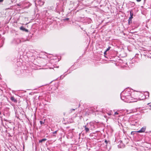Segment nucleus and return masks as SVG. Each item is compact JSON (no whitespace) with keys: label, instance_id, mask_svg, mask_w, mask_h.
Segmentation results:
<instances>
[{"label":"nucleus","instance_id":"1","mask_svg":"<svg viewBox=\"0 0 151 151\" xmlns=\"http://www.w3.org/2000/svg\"><path fill=\"white\" fill-rule=\"evenodd\" d=\"M146 127H142L141 128L140 130H139L137 132L138 133H142L144 132L146 130Z\"/></svg>","mask_w":151,"mask_h":151},{"label":"nucleus","instance_id":"2","mask_svg":"<svg viewBox=\"0 0 151 151\" xmlns=\"http://www.w3.org/2000/svg\"><path fill=\"white\" fill-rule=\"evenodd\" d=\"M20 29L21 30H22L27 32H29V31L27 29H25L22 26H21L20 28Z\"/></svg>","mask_w":151,"mask_h":151},{"label":"nucleus","instance_id":"3","mask_svg":"<svg viewBox=\"0 0 151 151\" xmlns=\"http://www.w3.org/2000/svg\"><path fill=\"white\" fill-rule=\"evenodd\" d=\"M10 99L12 101L14 102H17V100L15 99L14 96H11L10 98Z\"/></svg>","mask_w":151,"mask_h":151},{"label":"nucleus","instance_id":"4","mask_svg":"<svg viewBox=\"0 0 151 151\" xmlns=\"http://www.w3.org/2000/svg\"><path fill=\"white\" fill-rule=\"evenodd\" d=\"M38 3L40 6L43 5L44 4V2L41 0H39L38 1Z\"/></svg>","mask_w":151,"mask_h":151},{"label":"nucleus","instance_id":"5","mask_svg":"<svg viewBox=\"0 0 151 151\" xmlns=\"http://www.w3.org/2000/svg\"><path fill=\"white\" fill-rule=\"evenodd\" d=\"M130 17L129 18V19L132 20L133 18V14L132 11H130Z\"/></svg>","mask_w":151,"mask_h":151},{"label":"nucleus","instance_id":"6","mask_svg":"<svg viewBox=\"0 0 151 151\" xmlns=\"http://www.w3.org/2000/svg\"><path fill=\"white\" fill-rule=\"evenodd\" d=\"M84 127H85V130L86 132H88L89 131V128L88 127H87L86 125L84 126Z\"/></svg>","mask_w":151,"mask_h":151},{"label":"nucleus","instance_id":"7","mask_svg":"<svg viewBox=\"0 0 151 151\" xmlns=\"http://www.w3.org/2000/svg\"><path fill=\"white\" fill-rule=\"evenodd\" d=\"M47 140L46 139H42L39 140V143H42L43 142H44L46 141Z\"/></svg>","mask_w":151,"mask_h":151},{"label":"nucleus","instance_id":"8","mask_svg":"<svg viewBox=\"0 0 151 151\" xmlns=\"http://www.w3.org/2000/svg\"><path fill=\"white\" fill-rule=\"evenodd\" d=\"M16 42L18 44L20 43L21 42V40L19 39H17Z\"/></svg>","mask_w":151,"mask_h":151},{"label":"nucleus","instance_id":"9","mask_svg":"<svg viewBox=\"0 0 151 151\" xmlns=\"http://www.w3.org/2000/svg\"><path fill=\"white\" fill-rule=\"evenodd\" d=\"M127 96V95L126 94H125L124 95V96H121V99H122V100H124V96Z\"/></svg>","mask_w":151,"mask_h":151},{"label":"nucleus","instance_id":"10","mask_svg":"<svg viewBox=\"0 0 151 151\" xmlns=\"http://www.w3.org/2000/svg\"><path fill=\"white\" fill-rule=\"evenodd\" d=\"M132 20L130 19H128V23L129 24H130V23H132Z\"/></svg>","mask_w":151,"mask_h":151},{"label":"nucleus","instance_id":"11","mask_svg":"<svg viewBox=\"0 0 151 151\" xmlns=\"http://www.w3.org/2000/svg\"><path fill=\"white\" fill-rule=\"evenodd\" d=\"M58 131V130L57 131H56L55 132H52V134H56L57 133V132Z\"/></svg>","mask_w":151,"mask_h":151},{"label":"nucleus","instance_id":"12","mask_svg":"<svg viewBox=\"0 0 151 151\" xmlns=\"http://www.w3.org/2000/svg\"><path fill=\"white\" fill-rule=\"evenodd\" d=\"M111 48V47H109L106 50V51H108Z\"/></svg>","mask_w":151,"mask_h":151},{"label":"nucleus","instance_id":"13","mask_svg":"<svg viewBox=\"0 0 151 151\" xmlns=\"http://www.w3.org/2000/svg\"><path fill=\"white\" fill-rule=\"evenodd\" d=\"M118 114H119V113L117 111H116V112H115L114 114L115 115H118Z\"/></svg>","mask_w":151,"mask_h":151},{"label":"nucleus","instance_id":"14","mask_svg":"<svg viewBox=\"0 0 151 151\" xmlns=\"http://www.w3.org/2000/svg\"><path fill=\"white\" fill-rule=\"evenodd\" d=\"M40 123L41 124H44V122H43L42 121H40Z\"/></svg>","mask_w":151,"mask_h":151},{"label":"nucleus","instance_id":"15","mask_svg":"<svg viewBox=\"0 0 151 151\" xmlns=\"http://www.w3.org/2000/svg\"><path fill=\"white\" fill-rule=\"evenodd\" d=\"M75 110V109H72L70 110V111L72 112V111H74Z\"/></svg>","mask_w":151,"mask_h":151},{"label":"nucleus","instance_id":"16","mask_svg":"<svg viewBox=\"0 0 151 151\" xmlns=\"http://www.w3.org/2000/svg\"><path fill=\"white\" fill-rule=\"evenodd\" d=\"M105 142L106 143V144H107V143L108 142L106 140L105 141Z\"/></svg>","mask_w":151,"mask_h":151},{"label":"nucleus","instance_id":"17","mask_svg":"<svg viewBox=\"0 0 151 151\" xmlns=\"http://www.w3.org/2000/svg\"><path fill=\"white\" fill-rule=\"evenodd\" d=\"M69 19V18H66L65 19V20H68Z\"/></svg>","mask_w":151,"mask_h":151},{"label":"nucleus","instance_id":"18","mask_svg":"<svg viewBox=\"0 0 151 151\" xmlns=\"http://www.w3.org/2000/svg\"><path fill=\"white\" fill-rule=\"evenodd\" d=\"M107 51H106V50L104 52V54L105 55L106 54V52Z\"/></svg>","mask_w":151,"mask_h":151},{"label":"nucleus","instance_id":"19","mask_svg":"<svg viewBox=\"0 0 151 151\" xmlns=\"http://www.w3.org/2000/svg\"><path fill=\"white\" fill-rule=\"evenodd\" d=\"M4 0H0V2H2Z\"/></svg>","mask_w":151,"mask_h":151},{"label":"nucleus","instance_id":"20","mask_svg":"<svg viewBox=\"0 0 151 151\" xmlns=\"http://www.w3.org/2000/svg\"><path fill=\"white\" fill-rule=\"evenodd\" d=\"M141 0H137V1L138 2H140Z\"/></svg>","mask_w":151,"mask_h":151},{"label":"nucleus","instance_id":"21","mask_svg":"<svg viewBox=\"0 0 151 151\" xmlns=\"http://www.w3.org/2000/svg\"><path fill=\"white\" fill-rule=\"evenodd\" d=\"M119 142H120V143H121L122 142V141H121V140H120L119 141Z\"/></svg>","mask_w":151,"mask_h":151},{"label":"nucleus","instance_id":"22","mask_svg":"<svg viewBox=\"0 0 151 151\" xmlns=\"http://www.w3.org/2000/svg\"><path fill=\"white\" fill-rule=\"evenodd\" d=\"M147 93L148 94V96H149V93L147 92Z\"/></svg>","mask_w":151,"mask_h":151},{"label":"nucleus","instance_id":"23","mask_svg":"<svg viewBox=\"0 0 151 151\" xmlns=\"http://www.w3.org/2000/svg\"><path fill=\"white\" fill-rule=\"evenodd\" d=\"M53 136H55V135H53Z\"/></svg>","mask_w":151,"mask_h":151},{"label":"nucleus","instance_id":"24","mask_svg":"<svg viewBox=\"0 0 151 151\" xmlns=\"http://www.w3.org/2000/svg\"><path fill=\"white\" fill-rule=\"evenodd\" d=\"M150 106L151 107V105H150Z\"/></svg>","mask_w":151,"mask_h":151}]
</instances>
